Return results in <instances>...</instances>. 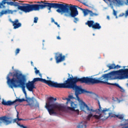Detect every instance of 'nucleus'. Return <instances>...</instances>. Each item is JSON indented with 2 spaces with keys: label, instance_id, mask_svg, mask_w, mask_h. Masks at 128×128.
<instances>
[{
  "label": "nucleus",
  "instance_id": "obj_1",
  "mask_svg": "<svg viewBox=\"0 0 128 128\" xmlns=\"http://www.w3.org/2000/svg\"><path fill=\"white\" fill-rule=\"evenodd\" d=\"M77 82L80 84H100V78L98 79L88 76L79 78L78 76L70 77L66 80L64 83H58V88H72L75 91V96L80 104V108L82 112L90 110V107L82 100L78 96L84 94H92V92H90L83 89L81 86L76 85Z\"/></svg>",
  "mask_w": 128,
  "mask_h": 128
},
{
  "label": "nucleus",
  "instance_id": "obj_2",
  "mask_svg": "<svg viewBox=\"0 0 128 128\" xmlns=\"http://www.w3.org/2000/svg\"><path fill=\"white\" fill-rule=\"evenodd\" d=\"M10 76H12V78L10 79ZM6 80L7 84L11 88H22L26 100L22 98V99H16L14 101L8 100L6 102L2 99V104H3V106H14L16 102H26L28 104H26V106H29L32 109L34 106V108H40V104H38V102L36 99L34 98V97H32L31 98L28 97L26 91V86H24L26 84L24 82H26V77L24 76L20 73V72H14L13 75L12 72H10L6 77Z\"/></svg>",
  "mask_w": 128,
  "mask_h": 128
},
{
  "label": "nucleus",
  "instance_id": "obj_3",
  "mask_svg": "<svg viewBox=\"0 0 128 128\" xmlns=\"http://www.w3.org/2000/svg\"><path fill=\"white\" fill-rule=\"evenodd\" d=\"M20 72V74H22L20 72V71H16L14 72ZM22 74L25 77L26 80V76ZM26 82H24L25 88L26 86L27 90H28L29 92H33L34 88H36V86H34V82H43V84H47L50 88H58V83L57 82H54V81H52L50 80H46V79L40 78H34L32 81H28V82L26 84Z\"/></svg>",
  "mask_w": 128,
  "mask_h": 128
},
{
  "label": "nucleus",
  "instance_id": "obj_4",
  "mask_svg": "<svg viewBox=\"0 0 128 128\" xmlns=\"http://www.w3.org/2000/svg\"><path fill=\"white\" fill-rule=\"evenodd\" d=\"M78 6H69L68 4H58V6L56 12H58V14H64V16L67 18L68 16H72V18H75L78 14Z\"/></svg>",
  "mask_w": 128,
  "mask_h": 128
},
{
  "label": "nucleus",
  "instance_id": "obj_5",
  "mask_svg": "<svg viewBox=\"0 0 128 128\" xmlns=\"http://www.w3.org/2000/svg\"><path fill=\"white\" fill-rule=\"evenodd\" d=\"M56 98L52 96L49 97L47 98L45 108L47 110L50 116L56 114V112H62L64 108V106L56 103Z\"/></svg>",
  "mask_w": 128,
  "mask_h": 128
},
{
  "label": "nucleus",
  "instance_id": "obj_6",
  "mask_svg": "<svg viewBox=\"0 0 128 128\" xmlns=\"http://www.w3.org/2000/svg\"><path fill=\"white\" fill-rule=\"evenodd\" d=\"M40 4H27V12H36L40 10H44L47 8L48 10L50 12L52 8H58V3H50L44 2V1H40Z\"/></svg>",
  "mask_w": 128,
  "mask_h": 128
},
{
  "label": "nucleus",
  "instance_id": "obj_7",
  "mask_svg": "<svg viewBox=\"0 0 128 128\" xmlns=\"http://www.w3.org/2000/svg\"><path fill=\"white\" fill-rule=\"evenodd\" d=\"M8 0V2H6ZM13 0V2H10ZM16 0H2L0 3V6L2 8H6L4 4H6L8 6H18V10L24 12H28V9L26 8L27 4L18 3V2H14Z\"/></svg>",
  "mask_w": 128,
  "mask_h": 128
},
{
  "label": "nucleus",
  "instance_id": "obj_8",
  "mask_svg": "<svg viewBox=\"0 0 128 128\" xmlns=\"http://www.w3.org/2000/svg\"><path fill=\"white\" fill-rule=\"evenodd\" d=\"M108 74H103L101 77L100 78L99 80H100V84H108V86H117L118 88H120V92H124V89L122 88V86L118 84V83H110L108 82V80H118V76H110V75H108Z\"/></svg>",
  "mask_w": 128,
  "mask_h": 128
},
{
  "label": "nucleus",
  "instance_id": "obj_9",
  "mask_svg": "<svg viewBox=\"0 0 128 128\" xmlns=\"http://www.w3.org/2000/svg\"><path fill=\"white\" fill-rule=\"evenodd\" d=\"M96 100H97L99 106V109L97 110L96 112H98L100 110V112H102L103 116H104V118H102V120H108L110 116L111 118H116V114H114L112 112H110V108H104L103 110L102 108V106H100V100H98V98L95 99Z\"/></svg>",
  "mask_w": 128,
  "mask_h": 128
},
{
  "label": "nucleus",
  "instance_id": "obj_10",
  "mask_svg": "<svg viewBox=\"0 0 128 128\" xmlns=\"http://www.w3.org/2000/svg\"><path fill=\"white\" fill-rule=\"evenodd\" d=\"M72 98V96H70L69 98H66L64 100H66L67 102H66V104H68V102H70V106H68L66 108V110H71L72 112H80L78 110H76V107L78 106V104H74V102L70 100V98Z\"/></svg>",
  "mask_w": 128,
  "mask_h": 128
},
{
  "label": "nucleus",
  "instance_id": "obj_11",
  "mask_svg": "<svg viewBox=\"0 0 128 128\" xmlns=\"http://www.w3.org/2000/svg\"><path fill=\"white\" fill-rule=\"evenodd\" d=\"M99 109L100 108L96 109V110H94V109H92L89 108L90 110H88V108H85V110H84V112H86V110H87L88 112H96V114H98L100 115L98 116L96 114H94V116H93V118H94L96 120H100V118H102H102H104V116L102 112L101 111H100V110L96 111Z\"/></svg>",
  "mask_w": 128,
  "mask_h": 128
},
{
  "label": "nucleus",
  "instance_id": "obj_12",
  "mask_svg": "<svg viewBox=\"0 0 128 128\" xmlns=\"http://www.w3.org/2000/svg\"><path fill=\"white\" fill-rule=\"evenodd\" d=\"M86 24L88 26L89 28H92L93 30H100L102 28V26L99 23L96 22L94 20H88Z\"/></svg>",
  "mask_w": 128,
  "mask_h": 128
},
{
  "label": "nucleus",
  "instance_id": "obj_13",
  "mask_svg": "<svg viewBox=\"0 0 128 128\" xmlns=\"http://www.w3.org/2000/svg\"><path fill=\"white\" fill-rule=\"evenodd\" d=\"M0 120L2 122H4V124L8 126L12 122V119L10 117H8L6 116H4L0 118Z\"/></svg>",
  "mask_w": 128,
  "mask_h": 128
},
{
  "label": "nucleus",
  "instance_id": "obj_14",
  "mask_svg": "<svg viewBox=\"0 0 128 128\" xmlns=\"http://www.w3.org/2000/svg\"><path fill=\"white\" fill-rule=\"evenodd\" d=\"M66 58V56H63L62 54L57 53L56 54L55 59L56 64H60L62 62H64Z\"/></svg>",
  "mask_w": 128,
  "mask_h": 128
},
{
  "label": "nucleus",
  "instance_id": "obj_15",
  "mask_svg": "<svg viewBox=\"0 0 128 128\" xmlns=\"http://www.w3.org/2000/svg\"><path fill=\"white\" fill-rule=\"evenodd\" d=\"M82 12L84 14V16H88V14H90V16H98V14L96 13H94L92 10L88 9H84Z\"/></svg>",
  "mask_w": 128,
  "mask_h": 128
},
{
  "label": "nucleus",
  "instance_id": "obj_16",
  "mask_svg": "<svg viewBox=\"0 0 128 128\" xmlns=\"http://www.w3.org/2000/svg\"><path fill=\"white\" fill-rule=\"evenodd\" d=\"M12 22L13 24L14 30H16V28H18L22 26V24L18 23V19H16L14 21H12Z\"/></svg>",
  "mask_w": 128,
  "mask_h": 128
},
{
  "label": "nucleus",
  "instance_id": "obj_17",
  "mask_svg": "<svg viewBox=\"0 0 128 128\" xmlns=\"http://www.w3.org/2000/svg\"><path fill=\"white\" fill-rule=\"evenodd\" d=\"M120 126H122V128H128V119L124 120L123 122L120 124Z\"/></svg>",
  "mask_w": 128,
  "mask_h": 128
},
{
  "label": "nucleus",
  "instance_id": "obj_18",
  "mask_svg": "<svg viewBox=\"0 0 128 128\" xmlns=\"http://www.w3.org/2000/svg\"><path fill=\"white\" fill-rule=\"evenodd\" d=\"M78 128H86V125L84 122H80L78 125L77 126Z\"/></svg>",
  "mask_w": 128,
  "mask_h": 128
},
{
  "label": "nucleus",
  "instance_id": "obj_19",
  "mask_svg": "<svg viewBox=\"0 0 128 128\" xmlns=\"http://www.w3.org/2000/svg\"><path fill=\"white\" fill-rule=\"evenodd\" d=\"M10 12H12V10H2L1 12H0V16H3V14H10Z\"/></svg>",
  "mask_w": 128,
  "mask_h": 128
},
{
  "label": "nucleus",
  "instance_id": "obj_20",
  "mask_svg": "<svg viewBox=\"0 0 128 128\" xmlns=\"http://www.w3.org/2000/svg\"><path fill=\"white\" fill-rule=\"evenodd\" d=\"M114 64H110V65L107 66V68H108V70H114Z\"/></svg>",
  "mask_w": 128,
  "mask_h": 128
},
{
  "label": "nucleus",
  "instance_id": "obj_21",
  "mask_svg": "<svg viewBox=\"0 0 128 128\" xmlns=\"http://www.w3.org/2000/svg\"><path fill=\"white\" fill-rule=\"evenodd\" d=\"M92 117H94V116L92 115V113L90 112V113L88 114V116L86 117V120H90V118H92Z\"/></svg>",
  "mask_w": 128,
  "mask_h": 128
},
{
  "label": "nucleus",
  "instance_id": "obj_22",
  "mask_svg": "<svg viewBox=\"0 0 128 128\" xmlns=\"http://www.w3.org/2000/svg\"><path fill=\"white\" fill-rule=\"evenodd\" d=\"M116 118H119V120H124V116L122 114L116 115L115 116Z\"/></svg>",
  "mask_w": 128,
  "mask_h": 128
},
{
  "label": "nucleus",
  "instance_id": "obj_23",
  "mask_svg": "<svg viewBox=\"0 0 128 128\" xmlns=\"http://www.w3.org/2000/svg\"><path fill=\"white\" fill-rule=\"evenodd\" d=\"M20 50L18 48H16L15 51L16 56L18 55V54H20Z\"/></svg>",
  "mask_w": 128,
  "mask_h": 128
},
{
  "label": "nucleus",
  "instance_id": "obj_24",
  "mask_svg": "<svg viewBox=\"0 0 128 128\" xmlns=\"http://www.w3.org/2000/svg\"><path fill=\"white\" fill-rule=\"evenodd\" d=\"M113 14L114 16H116V18H118L117 12L114 9H113Z\"/></svg>",
  "mask_w": 128,
  "mask_h": 128
},
{
  "label": "nucleus",
  "instance_id": "obj_25",
  "mask_svg": "<svg viewBox=\"0 0 128 128\" xmlns=\"http://www.w3.org/2000/svg\"><path fill=\"white\" fill-rule=\"evenodd\" d=\"M34 69L35 70L36 74H40V70H38V68H36V67L34 68Z\"/></svg>",
  "mask_w": 128,
  "mask_h": 128
},
{
  "label": "nucleus",
  "instance_id": "obj_26",
  "mask_svg": "<svg viewBox=\"0 0 128 128\" xmlns=\"http://www.w3.org/2000/svg\"><path fill=\"white\" fill-rule=\"evenodd\" d=\"M38 18L34 17V24H36L38 22Z\"/></svg>",
  "mask_w": 128,
  "mask_h": 128
},
{
  "label": "nucleus",
  "instance_id": "obj_27",
  "mask_svg": "<svg viewBox=\"0 0 128 128\" xmlns=\"http://www.w3.org/2000/svg\"><path fill=\"white\" fill-rule=\"evenodd\" d=\"M12 122H13V124H14V122H16V124L17 122H18V118L12 120Z\"/></svg>",
  "mask_w": 128,
  "mask_h": 128
},
{
  "label": "nucleus",
  "instance_id": "obj_28",
  "mask_svg": "<svg viewBox=\"0 0 128 128\" xmlns=\"http://www.w3.org/2000/svg\"><path fill=\"white\" fill-rule=\"evenodd\" d=\"M74 22H75V24H76L78 22V18H74Z\"/></svg>",
  "mask_w": 128,
  "mask_h": 128
},
{
  "label": "nucleus",
  "instance_id": "obj_29",
  "mask_svg": "<svg viewBox=\"0 0 128 128\" xmlns=\"http://www.w3.org/2000/svg\"><path fill=\"white\" fill-rule=\"evenodd\" d=\"M122 68V66H120V65H114V69L116 68Z\"/></svg>",
  "mask_w": 128,
  "mask_h": 128
},
{
  "label": "nucleus",
  "instance_id": "obj_30",
  "mask_svg": "<svg viewBox=\"0 0 128 128\" xmlns=\"http://www.w3.org/2000/svg\"><path fill=\"white\" fill-rule=\"evenodd\" d=\"M18 122H20V120H28V119H22V118H17Z\"/></svg>",
  "mask_w": 128,
  "mask_h": 128
},
{
  "label": "nucleus",
  "instance_id": "obj_31",
  "mask_svg": "<svg viewBox=\"0 0 128 128\" xmlns=\"http://www.w3.org/2000/svg\"><path fill=\"white\" fill-rule=\"evenodd\" d=\"M82 4H84V6H88V5L86 4V2H82Z\"/></svg>",
  "mask_w": 128,
  "mask_h": 128
},
{
  "label": "nucleus",
  "instance_id": "obj_32",
  "mask_svg": "<svg viewBox=\"0 0 128 128\" xmlns=\"http://www.w3.org/2000/svg\"><path fill=\"white\" fill-rule=\"evenodd\" d=\"M128 16V10L126 11V13H125L126 18V16Z\"/></svg>",
  "mask_w": 128,
  "mask_h": 128
},
{
  "label": "nucleus",
  "instance_id": "obj_33",
  "mask_svg": "<svg viewBox=\"0 0 128 128\" xmlns=\"http://www.w3.org/2000/svg\"><path fill=\"white\" fill-rule=\"evenodd\" d=\"M54 24H56V26H57L58 28H60V24H58V22H54Z\"/></svg>",
  "mask_w": 128,
  "mask_h": 128
},
{
  "label": "nucleus",
  "instance_id": "obj_34",
  "mask_svg": "<svg viewBox=\"0 0 128 128\" xmlns=\"http://www.w3.org/2000/svg\"><path fill=\"white\" fill-rule=\"evenodd\" d=\"M76 8H78L79 10H82V11L84 10V8H82L80 7H78V6H77Z\"/></svg>",
  "mask_w": 128,
  "mask_h": 128
},
{
  "label": "nucleus",
  "instance_id": "obj_35",
  "mask_svg": "<svg viewBox=\"0 0 128 128\" xmlns=\"http://www.w3.org/2000/svg\"><path fill=\"white\" fill-rule=\"evenodd\" d=\"M124 16V13H122L119 15V16Z\"/></svg>",
  "mask_w": 128,
  "mask_h": 128
},
{
  "label": "nucleus",
  "instance_id": "obj_36",
  "mask_svg": "<svg viewBox=\"0 0 128 128\" xmlns=\"http://www.w3.org/2000/svg\"><path fill=\"white\" fill-rule=\"evenodd\" d=\"M52 22H56L54 21V19H53V18H52Z\"/></svg>",
  "mask_w": 128,
  "mask_h": 128
},
{
  "label": "nucleus",
  "instance_id": "obj_37",
  "mask_svg": "<svg viewBox=\"0 0 128 128\" xmlns=\"http://www.w3.org/2000/svg\"><path fill=\"white\" fill-rule=\"evenodd\" d=\"M56 38H57V40H60V36H58L56 37Z\"/></svg>",
  "mask_w": 128,
  "mask_h": 128
},
{
  "label": "nucleus",
  "instance_id": "obj_38",
  "mask_svg": "<svg viewBox=\"0 0 128 128\" xmlns=\"http://www.w3.org/2000/svg\"><path fill=\"white\" fill-rule=\"evenodd\" d=\"M16 118H18V112H17Z\"/></svg>",
  "mask_w": 128,
  "mask_h": 128
},
{
  "label": "nucleus",
  "instance_id": "obj_39",
  "mask_svg": "<svg viewBox=\"0 0 128 128\" xmlns=\"http://www.w3.org/2000/svg\"><path fill=\"white\" fill-rule=\"evenodd\" d=\"M107 18H108V20H110V16H107Z\"/></svg>",
  "mask_w": 128,
  "mask_h": 128
},
{
  "label": "nucleus",
  "instance_id": "obj_40",
  "mask_svg": "<svg viewBox=\"0 0 128 128\" xmlns=\"http://www.w3.org/2000/svg\"><path fill=\"white\" fill-rule=\"evenodd\" d=\"M31 64L32 66H34V62H31Z\"/></svg>",
  "mask_w": 128,
  "mask_h": 128
},
{
  "label": "nucleus",
  "instance_id": "obj_41",
  "mask_svg": "<svg viewBox=\"0 0 128 128\" xmlns=\"http://www.w3.org/2000/svg\"><path fill=\"white\" fill-rule=\"evenodd\" d=\"M36 4H40V2H36Z\"/></svg>",
  "mask_w": 128,
  "mask_h": 128
},
{
  "label": "nucleus",
  "instance_id": "obj_42",
  "mask_svg": "<svg viewBox=\"0 0 128 128\" xmlns=\"http://www.w3.org/2000/svg\"><path fill=\"white\" fill-rule=\"evenodd\" d=\"M19 2H24L22 1H19Z\"/></svg>",
  "mask_w": 128,
  "mask_h": 128
},
{
  "label": "nucleus",
  "instance_id": "obj_43",
  "mask_svg": "<svg viewBox=\"0 0 128 128\" xmlns=\"http://www.w3.org/2000/svg\"><path fill=\"white\" fill-rule=\"evenodd\" d=\"M122 68H126V66H124Z\"/></svg>",
  "mask_w": 128,
  "mask_h": 128
},
{
  "label": "nucleus",
  "instance_id": "obj_44",
  "mask_svg": "<svg viewBox=\"0 0 128 128\" xmlns=\"http://www.w3.org/2000/svg\"><path fill=\"white\" fill-rule=\"evenodd\" d=\"M39 76H42V74H39Z\"/></svg>",
  "mask_w": 128,
  "mask_h": 128
},
{
  "label": "nucleus",
  "instance_id": "obj_45",
  "mask_svg": "<svg viewBox=\"0 0 128 128\" xmlns=\"http://www.w3.org/2000/svg\"><path fill=\"white\" fill-rule=\"evenodd\" d=\"M126 2H128V0H126Z\"/></svg>",
  "mask_w": 128,
  "mask_h": 128
},
{
  "label": "nucleus",
  "instance_id": "obj_46",
  "mask_svg": "<svg viewBox=\"0 0 128 128\" xmlns=\"http://www.w3.org/2000/svg\"><path fill=\"white\" fill-rule=\"evenodd\" d=\"M52 60V58L51 59H50V60Z\"/></svg>",
  "mask_w": 128,
  "mask_h": 128
},
{
  "label": "nucleus",
  "instance_id": "obj_47",
  "mask_svg": "<svg viewBox=\"0 0 128 128\" xmlns=\"http://www.w3.org/2000/svg\"><path fill=\"white\" fill-rule=\"evenodd\" d=\"M12 70H14V66L12 67Z\"/></svg>",
  "mask_w": 128,
  "mask_h": 128
},
{
  "label": "nucleus",
  "instance_id": "obj_48",
  "mask_svg": "<svg viewBox=\"0 0 128 128\" xmlns=\"http://www.w3.org/2000/svg\"><path fill=\"white\" fill-rule=\"evenodd\" d=\"M93 36H94V34H93Z\"/></svg>",
  "mask_w": 128,
  "mask_h": 128
},
{
  "label": "nucleus",
  "instance_id": "obj_49",
  "mask_svg": "<svg viewBox=\"0 0 128 128\" xmlns=\"http://www.w3.org/2000/svg\"><path fill=\"white\" fill-rule=\"evenodd\" d=\"M72 6V4H70V6Z\"/></svg>",
  "mask_w": 128,
  "mask_h": 128
},
{
  "label": "nucleus",
  "instance_id": "obj_50",
  "mask_svg": "<svg viewBox=\"0 0 128 128\" xmlns=\"http://www.w3.org/2000/svg\"><path fill=\"white\" fill-rule=\"evenodd\" d=\"M47 78H48V77Z\"/></svg>",
  "mask_w": 128,
  "mask_h": 128
},
{
  "label": "nucleus",
  "instance_id": "obj_51",
  "mask_svg": "<svg viewBox=\"0 0 128 128\" xmlns=\"http://www.w3.org/2000/svg\"><path fill=\"white\" fill-rule=\"evenodd\" d=\"M30 120H32V118H31Z\"/></svg>",
  "mask_w": 128,
  "mask_h": 128
}]
</instances>
